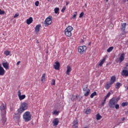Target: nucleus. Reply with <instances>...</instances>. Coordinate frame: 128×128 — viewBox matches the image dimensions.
Instances as JSON below:
<instances>
[{
    "mask_svg": "<svg viewBox=\"0 0 128 128\" xmlns=\"http://www.w3.org/2000/svg\"><path fill=\"white\" fill-rule=\"evenodd\" d=\"M0 110H1V120L0 124L3 126H6V104L2 103L0 106Z\"/></svg>",
    "mask_w": 128,
    "mask_h": 128,
    "instance_id": "nucleus-1",
    "label": "nucleus"
},
{
    "mask_svg": "<svg viewBox=\"0 0 128 128\" xmlns=\"http://www.w3.org/2000/svg\"><path fill=\"white\" fill-rule=\"evenodd\" d=\"M118 98H112L110 101L109 102V106L110 108H114L116 104H118Z\"/></svg>",
    "mask_w": 128,
    "mask_h": 128,
    "instance_id": "nucleus-2",
    "label": "nucleus"
},
{
    "mask_svg": "<svg viewBox=\"0 0 128 128\" xmlns=\"http://www.w3.org/2000/svg\"><path fill=\"white\" fill-rule=\"evenodd\" d=\"M23 119L26 122H30V120H32V114H30V112H26L23 114Z\"/></svg>",
    "mask_w": 128,
    "mask_h": 128,
    "instance_id": "nucleus-3",
    "label": "nucleus"
},
{
    "mask_svg": "<svg viewBox=\"0 0 128 128\" xmlns=\"http://www.w3.org/2000/svg\"><path fill=\"white\" fill-rule=\"evenodd\" d=\"M28 103L24 102L21 104L20 108L18 110L20 112H24V110H28Z\"/></svg>",
    "mask_w": 128,
    "mask_h": 128,
    "instance_id": "nucleus-4",
    "label": "nucleus"
},
{
    "mask_svg": "<svg viewBox=\"0 0 128 128\" xmlns=\"http://www.w3.org/2000/svg\"><path fill=\"white\" fill-rule=\"evenodd\" d=\"M74 30L71 26H68L64 30V34L66 36H72V30Z\"/></svg>",
    "mask_w": 128,
    "mask_h": 128,
    "instance_id": "nucleus-5",
    "label": "nucleus"
},
{
    "mask_svg": "<svg viewBox=\"0 0 128 128\" xmlns=\"http://www.w3.org/2000/svg\"><path fill=\"white\" fill-rule=\"evenodd\" d=\"M52 16H48V18H46V20L44 22V24H45V26H50L52 22Z\"/></svg>",
    "mask_w": 128,
    "mask_h": 128,
    "instance_id": "nucleus-6",
    "label": "nucleus"
},
{
    "mask_svg": "<svg viewBox=\"0 0 128 128\" xmlns=\"http://www.w3.org/2000/svg\"><path fill=\"white\" fill-rule=\"evenodd\" d=\"M86 50V46H80L78 48V52L81 54H82Z\"/></svg>",
    "mask_w": 128,
    "mask_h": 128,
    "instance_id": "nucleus-7",
    "label": "nucleus"
},
{
    "mask_svg": "<svg viewBox=\"0 0 128 128\" xmlns=\"http://www.w3.org/2000/svg\"><path fill=\"white\" fill-rule=\"evenodd\" d=\"M22 114V112H20V110H18V112L15 114L14 118L17 120H20V115Z\"/></svg>",
    "mask_w": 128,
    "mask_h": 128,
    "instance_id": "nucleus-8",
    "label": "nucleus"
},
{
    "mask_svg": "<svg viewBox=\"0 0 128 128\" xmlns=\"http://www.w3.org/2000/svg\"><path fill=\"white\" fill-rule=\"evenodd\" d=\"M54 66L55 70H60V64L59 62H56L54 64Z\"/></svg>",
    "mask_w": 128,
    "mask_h": 128,
    "instance_id": "nucleus-9",
    "label": "nucleus"
},
{
    "mask_svg": "<svg viewBox=\"0 0 128 128\" xmlns=\"http://www.w3.org/2000/svg\"><path fill=\"white\" fill-rule=\"evenodd\" d=\"M60 122V121H58V118H56L54 120L52 121V124H54V126H56L58 124V123Z\"/></svg>",
    "mask_w": 128,
    "mask_h": 128,
    "instance_id": "nucleus-10",
    "label": "nucleus"
},
{
    "mask_svg": "<svg viewBox=\"0 0 128 128\" xmlns=\"http://www.w3.org/2000/svg\"><path fill=\"white\" fill-rule=\"evenodd\" d=\"M4 74V69L2 66V64H0V76Z\"/></svg>",
    "mask_w": 128,
    "mask_h": 128,
    "instance_id": "nucleus-11",
    "label": "nucleus"
},
{
    "mask_svg": "<svg viewBox=\"0 0 128 128\" xmlns=\"http://www.w3.org/2000/svg\"><path fill=\"white\" fill-rule=\"evenodd\" d=\"M122 74L123 76H128V71L127 70H124L122 72Z\"/></svg>",
    "mask_w": 128,
    "mask_h": 128,
    "instance_id": "nucleus-12",
    "label": "nucleus"
},
{
    "mask_svg": "<svg viewBox=\"0 0 128 128\" xmlns=\"http://www.w3.org/2000/svg\"><path fill=\"white\" fill-rule=\"evenodd\" d=\"M124 54H122L119 58V62H124Z\"/></svg>",
    "mask_w": 128,
    "mask_h": 128,
    "instance_id": "nucleus-13",
    "label": "nucleus"
},
{
    "mask_svg": "<svg viewBox=\"0 0 128 128\" xmlns=\"http://www.w3.org/2000/svg\"><path fill=\"white\" fill-rule=\"evenodd\" d=\"M66 68H67V70L66 72V74L70 75V72H72V68H70V66H68Z\"/></svg>",
    "mask_w": 128,
    "mask_h": 128,
    "instance_id": "nucleus-14",
    "label": "nucleus"
},
{
    "mask_svg": "<svg viewBox=\"0 0 128 128\" xmlns=\"http://www.w3.org/2000/svg\"><path fill=\"white\" fill-rule=\"evenodd\" d=\"M2 66L6 70H8V62H3Z\"/></svg>",
    "mask_w": 128,
    "mask_h": 128,
    "instance_id": "nucleus-15",
    "label": "nucleus"
},
{
    "mask_svg": "<svg viewBox=\"0 0 128 128\" xmlns=\"http://www.w3.org/2000/svg\"><path fill=\"white\" fill-rule=\"evenodd\" d=\"M32 18L30 17L28 19L26 20V24H30L32 22Z\"/></svg>",
    "mask_w": 128,
    "mask_h": 128,
    "instance_id": "nucleus-16",
    "label": "nucleus"
},
{
    "mask_svg": "<svg viewBox=\"0 0 128 128\" xmlns=\"http://www.w3.org/2000/svg\"><path fill=\"white\" fill-rule=\"evenodd\" d=\"M104 62H106V58H104L102 60H100V62L98 64L100 66H102V64H104Z\"/></svg>",
    "mask_w": 128,
    "mask_h": 128,
    "instance_id": "nucleus-17",
    "label": "nucleus"
},
{
    "mask_svg": "<svg viewBox=\"0 0 128 128\" xmlns=\"http://www.w3.org/2000/svg\"><path fill=\"white\" fill-rule=\"evenodd\" d=\"M116 82V76H113L110 78V84H112Z\"/></svg>",
    "mask_w": 128,
    "mask_h": 128,
    "instance_id": "nucleus-18",
    "label": "nucleus"
},
{
    "mask_svg": "<svg viewBox=\"0 0 128 128\" xmlns=\"http://www.w3.org/2000/svg\"><path fill=\"white\" fill-rule=\"evenodd\" d=\"M78 118H76L73 122V126H78Z\"/></svg>",
    "mask_w": 128,
    "mask_h": 128,
    "instance_id": "nucleus-19",
    "label": "nucleus"
},
{
    "mask_svg": "<svg viewBox=\"0 0 128 128\" xmlns=\"http://www.w3.org/2000/svg\"><path fill=\"white\" fill-rule=\"evenodd\" d=\"M40 25L38 24L35 28V30L36 32H40Z\"/></svg>",
    "mask_w": 128,
    "mask_h": 128,
    "instance_id": "nucleus-20",
    "label": "nucleus"
},
{
    "mask_svg": "<svg viewBox=\"0 0 128 128\" xmlns=\"http://www.w3.org/2000/svg\"><path fill=\"white\" fill-rule=\"evenodd\" d=\"M88 85H85L83 86V90L84 92H87L88 90H90V89H88Z\"/></svg>",
    "mask_w": 128,
    "mask_h": 128,
    "instance_id": "nucleus-21",
    "label": "nucleus"
},
{
    "mask_svg": "<svg viewBox=\"0 0 128 128\" xmlns=\"http://www.w3.org/2000/svg\"><path fill=\"white\" fill-rule=\"evenodd\" d=\"M122 30H125L126 27V23H123L122 24Z\"/></svg>",
    "mask_w": 128,
    "mask_h": 128,
    "instance_id": "nucleus-22",
    "label": "nucleus"
},
{
    "mask_svg": "<svg viewBox=\"0 0 128 128\" xmlns=\"http://www.w3.org/2000/svg\"><path fill=\"white\" fill-rule=\"evenodd\" d=\"M110 92L108 93L107 95L104 97V102H106V98H110Z\"/></svg>",
    "mask_w": 128,
    "mask_h": 128,
    "instance_id": "nucleus-23",
    "label": "nucleus"
},
{
    "mask_svg": "<svg viewBox=\"0 0 128 128\" xmlns=\"http://www.w3.org/2000/svg\"><path fill=\"white\" fill-rule=\"evenodd\" d=\"M120 86H122V84L120 82H117L116 84V88H117L118 90V88H120Z\"/></svg>",
    "mask_w": 128,
    "mask_h": 128,
    "instance_id": "nucleus-24",
    "label": "nucleus"
},
{
    "mask_svg": "<svg viewBox=\"0 0 128 128\" xmlns=\"http://www.w3.org/2000/svg\"><path fill=\"white\" fill-rule=\"evenodd\" d=\"M92 110L90 108H87V109L86 110V114H90V112H91Z\"/></svg>",
    "mask_w": 128,
    "mask_h": 128,
    "instance_id": "nucleus-25",
    "label": "nucleus"
},
{
    "mask_svg": "<svg viewBox=\"0 0 128 128\" xmlns=\"http://www.w3.org/2000/svg\"><path fill=\"white\" fill-rule=\"evenodd\" d=\"M20 100H24V98H26V95H20V96H18Z\"/></svg>",
    "mask_w": 128,
    "mask_h": 128,
    "instance_id": "nucleus-26",
    "label": "nucleus"
},
{
    "mask_svg": "<svg viewBox=\"0 0 128 128\" xmlns=\"http://www.w3.org/2000/svg\"><path fill=\"white\" fill-rule=\"evenodd\" d=\"M112 84H110H110L108 83L107 84L106 86V90H108L110 88V86H112Z\"/></svg>",
    "mask_w": 128,
    "mask_h": 128,
    "instance_id": "nucleus-27",
    "label": "nucleus"
},
{
    "mask_svg": "<svg viewBox=\"0 0 128 128\" xmlns=\"http://www.w3.org/2000/svg\"><path fill=\"white\" fill-rule=\"evenodd\" d=\"M85 92H86L84 93L85 96H88V94H90V90H88L87 91H86Z\"/></svg>",
    "mask_w": 128,
    "mask_h": 128,
    "instance_id": "nucleus-28",
    "label": "nucleus"
},
{
    "mask_svg": "<svg viewBox=\"0 0 128 128\" xmlns=\"http://www.w3.org/2000/svg\"><path fill=\"white\" fill-rule=\"evenodd\" d=\"M76 98H78V95H76V96L73 95L71 100H76Z\"/></svg>",
    "mask_w": 128,
    "mask_h": 128,
    "instance_id": "nucleus-29",
    "label": "nucleus"
},
{
    "mask_svg": "<svg viewBox=\"0 0 128 128\" xmlns=\"http://www.w3.org/2000/svg\"><path fill=\"white\" fill-rule=\"evenodd\" d=\"M102 118V116H100V114H96V120H100V118Z\"/></svg>",
    "mask_w": 128,
    "mask_h": 128,
    "instance_id": "nucleus-30",
    "label": "nucleus"
},
{
    "mask_svg": "<svg viewBox=\"0 0 128 128\" xmlns=\"http://www.w3.org/2000/svg\"><path fill=\"white\" fill-rule=\"evenodd\" d=\"M4 54H6V56H10V52L8 50H6L4 51Z\"/></svg>",
    "mask_w": 128,
    "mask_h": 128,
    "instance_id": "nucleus-31",
    "label": "nucleus"
},
{
    "mask_svg": "<svg viewBox=\"0 0 128 128\" xmlns=\"http://www.w3.org/2000/svg\"><path fill=\"white\" fill-rule=\"evenodd\" d=\"M54 12L55 14H58V12H60V8H56L54 10Z\"/></svg>",
    "mask_w": 128,
    "mask_h": 128,
    "instance_id": "nucleus-32",
    "label": "nucleus"
},
{
    "mask_svg": "<svg viewBox=\"0 0 128 128\" xmlns=\"http://www.w3.org/2000/svg\"><path fill=\"white\" fill-rule=\"evenodd\" d=\"M44 80H46V74H44L42 76L41 81L44 82Z\"/></svg>",
    "mask_w": 128,
    "mask_h": 128,
    "instance_id": "nucleus-33",
    "label": "nucleus"
},
{
    "mask_svg": "<svg viewBox=\"0 0 128 128\" xmlns=\"http://www.w3.org/2000/svg\"><path fill=\"white\" fill-rule=\"evenodd\" d=\"M96 92H94L92 93L90 96L91 98H92L94 96H96Z\"/></svg>",
    "mask_w": 128,
    "mask_h": 128,
    "instance_id": "nucleus-34",
    "label": "nucleus"
},
{
    "mask_svg": "<svg viewBox=\"0 0 128 128\" xmlns=\"http://www.w3.org/2000/svg\"><path fill=\"white\" fill-rule=\"evenodd\" d=\"M114 50V47L111 46L107 50V52H112V50Z\"/></svg>",
    "mask_w": 128,
    "mask_h": 128,
    "instance_id": "nucleus-35",
    "label": "nucleus"
},
{
    "mask_svg": "<svg viewBox=\"0 0 128 128\" xmlns=\"http://www.w3.org/2000/svg\"><path fill=\"white\" fill-rule=\"evenodd\" d=\"M128 106V102H122V106Z\"/></svg>",
    "mask_w": 128,
    "mask_h": 128,
    "instance_id": "nucleus-36",
    "label": "nucleus"
},
{
    "mask_svg": "<svg viewBox=\"0 0 128 128\" xmlns=\"http://www.w3.org/2000/svg\"><path fill=\"white\" fill-rule=\"evenodd\" d=\"M76 14H78V12H76L73 15L72 18H76Z\"/></svg>",
    "mask_w": 128,
    "mask_h": 128,
    "instance_id": "nucleus-37",
    "label": "nucleus"
},
{
    "mask_svg": "<svg viewBox=\"0 0 128 128\" xmlns=\"http://www.w3.org/2000/svg\"><path fill=\"white\" fill-rule=\"evenodd\" d=\"M84 12H82L79 16V18H82V16H84Z\"/></svg>",
    "mask_w": 128,
    "mask_h": 128,
    "instance_id": "nucleus-38",
    "label": "nucleus"
},
{
    "mask_svg": "<svg viewBox=\"0 0 128 128\" xmlns=\"http://www.w3.org/2000/svg\"><path fill=\"white\" fill-rule=\"evenodd\" d=\"M52 86H54V84H56V80H52Z\"/></svg>",
    "mask_w": 128,
    "mask_h": 128,
    "instance_id": "nucleus-39",
    "label": "nucleus"
},
{
    "mask_svg": "<svg viewBox=\"0 0 128 128\" xmlns=\"http://www.w3.org/2000/svg\"><path fill=\"white\" fill-rule=\"evenodd\" d=\"M114 106L116 110H118V108H120V105L118 104H116Z\"/></svg>",
    "mask_w": 128,
    "mask_h": 128,
    "instance_id": "nucleus-40",
    "label": "nucleus"
},
{
    "mask_svg": "<svg viewBox=\"0 0 128 128\" xmlns=\"http://www.w3.org/2000/svg\"><path fill=\"white\" fill-rule=\"evenodd\" d=\"M66 7L64 6V7L62 8V10H61L62 12H64V10H66Z\"/></svg>",
    "mask_w": 128,
    "mask_h": 128,
    "instance_id": "nucleus-41",
    "label": "nucleus"
},
{
    "mask_svg": "<svg viewBox=\"0 0 128 128\" xmlns=\"http://www.w3.org/2000/svg\"><path fill=\"white\" fill-rule=\"evenodd\" d=\"M38 4H40V2H38V1H36L35 2V6H38Z\"/></svg>",
    "mask_w": 128,
    "mask_h": 128,
    "instance_id": "nucleus-42",
    "label": "nucleus"
},
{
    "mask_svg": "<svg viewBox=\"0 0 128 128\" xmlns=\"http://www.w3.org/2000/svg\"><path fill=\"white\" fill-rule=\"evenodd\" d=\"M0 14H4V11L0 9Z\"/></svg>",
    "mask_w": 128,
    "mask_h": 128,
    "instance_id": "nucleus-43",
    "label": "nucleus"
},
{
    "mask_svg": "<svg viewBox=\"0 0 128 128\" xmlns=\"http://www.w3.org/2000/svg\"><path fill=\"white\" fill-rule=\"evenodd\" d=\"M19 16L20 14H15V15L14 16V18H18V16Z\"/></svg>",
    "mask_w": 128,
    "mask_h": 128,
    "instance_id": "nucleus-44",
    "label": "nucleus"
},
{
    "mask_svg": "<svg viewBox=\"0 0 128 128\" xmlns=\"http://www.w3.org/2000/svg\"><path fill=\"white\" fill-rule=\"evenodd\" d=\"M76 100H78V102H80V96H77V98H76Z\"/></svg>",
    "mask_w": 128,
    "mask_h": 128,
    "instance_id": "nucleus-45",
    "label": "nucleus"
},
{
    "mask_svg": "<svg viewBox=\"0 0 128 128\" xmlns=\"http://www.w3.org/2000/svg\"><path fill=\"white\" fill-rule=\"evenodd\" d=\"M21 94H22V93H20V90H18V96H20Z\"/></svg>",
    "mask_w": 128,
    "mask_h": 128,
    "instance_id": "nucleus-46",
    "label": "nucleus"
},
{
    "mask_svg": "<svg viewBox=\"0 0 128 128\" xmlns=\"http://www.w3.org/2000/svg\"><path fill=\"white\" fill-rule=\"evenodd\" d=\"M105 102H106V101H104V102L102 103V106H104Z\"/></svg>",
    "mask_w": 128,
    "mask_h": 128,
    "instance_id": "nucleus-47",
    "label": "nucleus"
},
{
    "mask_svg": "<svg viewBox=\"0 0 128 128\" xmlns=\"http://www.w3.org/2000/svg\"><path fill=\"white\" fill-rule=\"evenodd\" d=\"M20 64V61H18V62H17V64H16L17 66H18V64Z\"/></svg>",
    "mask_w": 128,
    "mask_h": 128,
    "instance_id": "nucleus-48",
    "label": "nucleus"
},
{
    "mask_svg": "<svg viewBox=\"0 0 128 128\" xmlns=\"http://www.w3.org/2000/svg\"><path fill=\"white\" fill-rule=\"evenodd\" d=\"M122 122H124V120H126V118H122Z\"/></svg>",
    "mask_w": 128,
    "mask_h": 128,
    "instance_id": "nucleus-49",
    "label": "nucleus"
},
{
    "mask_svg": "<svg viewBox=\"0 0 128 128\" xmlns=\"http://www.w3.org/2000/svg\"><path fill=\"white\" fill-rule=\"evenodd\" d=\"M58 114V112L54 111V114Z\"/></svg>",
    "mask_w": 128,
    "mask_h": 128,
    "instance_id": "nucleus-50",
    "label": "nucleus"
},
{
    "mask_svg": "<svg viewBox=\"0 0 128 128\" xmlns=\"http://www.w3.org/2000/svg\"><path fill=\"white\" fill-rule=\"evenodd\" d=\"M73 128H78V126H73Z\"/></svg>",
    "mask_w": 128,
    "mask_h": 128,
    "instance_id": "nucleus-51",
    "label": "nucleus"
},
{
    "mask_svg": "<svg viewBox=\"0 0 128 128\" xmlns=\"http://www.w3.org/2000/svg\"><path fill=\"white\" fill-rule=\"evenodd\" d=\"M70 3H68V2H66V6H68V4Z\"/></svg>",
    "mask_w": 128,
    "mask_h": 128,
    "instance_id": "nucleus-52",
    "label": "nucleus"
},
{
    "mask_svg": "<svg viewBox=\"0 0 128 128\" xmlns=\"http://www.w3.org/2000/svg\"><path fill=\"white\" fill-rule=\"evenodd\" d=\"M126 114H128V111L126 112Z\"/></svg>",
    "mask_w": 128,
    "mask_h": 128,
    "instance_id": "nucleus-53",
    "label": "nucleus"
},
{
    "mask_svg": "<svg viewBox=\"0 0 128 128\" xmlns=\"http://www.w3.org/2000/svg\"><path fill=\"white\" fill-rule=\"evenodd\" d=\"M124 2H128V0H124Z\"/></svg>",
    "mask_w": 128,
    "mask_h": 128,
    "instance_id": "nucleus-54",
    "label": "nucleus"
},
{
    "mask_svg": "<svg viewBox=\"0 0 128 128\" xmlns=\"http://www.w3.org/2000/svg\"><path fill=\"white\" fill-rule=\"evenodd\" d=\"M37 42H38H38H38V40H37Z\"/></svg>",
    "mask_w": 128,
    "mask_h": 128,
    "instance_id": "nucleus-55",
    "label": "nucleus"
},
{
    "mask_svg": "<svg viewBox=\"0 0 128 128\" xmlns=\"http://www.w3.org/2000/svg\"><path fill=\"white\" fill-rule=\"evenodd\" d=\"M106 2H108V0H106Z\"/></svg>",
    "mask_w": 128,
    "mask_h": 128,
    "instance_id": "nucleus-56",
    "label": "nucleus"
},
{
    "mask_svg": "<svg viewBox=\"0 0 128 128\" xmlns=\"http://www.w3.org/2000/svg\"><path fill=\"white\" fill-rule=\"evenodd\" d=\"M127 90H128V86L127 87Z\"/></svg>",
    "mask_w": 128,
    "mask_h": 128,
    "instance_id": "nucleus-57",
    "label": "nucleus"
}]
</instances>
